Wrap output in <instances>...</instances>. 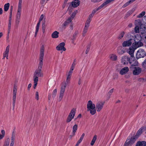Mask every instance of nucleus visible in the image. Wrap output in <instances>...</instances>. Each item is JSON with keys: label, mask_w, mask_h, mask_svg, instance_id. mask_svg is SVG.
I'll return each mask as SVG.
<instances>
[{"label": "nucleus", "mask_w": 146, "mask_h": 146, "mask_svg": "<svg viewBox=\"0 0 146 146\" xmlns=\"http://www.w3.org/2000/svg\"><path fill=\"white\" fill-rule=\"evenodd\" d=\"M44 45H42L40 48V54L39 62L38 67L34 74L33 81L34 82V88L35 89L37 84L38 81V77H43V73L42 70L43 64L44 56Z\"/></svg>", "instance_id": "1"}, {"label": "nucleus", "mask_w": 146, "mask_h": 146, "mask_svg": "<svg viewBox=\"0 0 146 146\" xmlns=\"http://www.w3.org/2000/svg\"><path fill=\"white\" fill-rule=\"evenodd\" d=\"M87 108L88 111H90V113L92 115H94L96 113V106L94 104L92 103V102L89 100L87 104Z\"/></svg>", "instance_id": "2"}, {"label": "nucleus", "mask_w": 146, "mask_h": 146, "mask_svg": "<svg viewBox=\"0 0 146 146\" xmlns=\"http://www.w3.org/2000/svg\"><path fill=\"white\" fill-rule=\"evenodd\" d=\"M21 9H17V12L16 16L15 26L16 27H18L19 24L21 13Z\"/></svg>", "instance_id": "3"}, {"label": "nucleus", "mask_w": 146, "mask_h": 146, "mask_svg": "<svg viewBox=\"0 0 146 146\" xmlns=\"http://www.w3.org/2000/svg\"><path fill=\"white\" fill-rule=\"evenodd\" d=\"M67 85V84L64 83L62 85L60 92L59 98L58 99L59 102L63 98L64 95L66 85Z\"/></svg>", "instance_id": "4"}, {"label": "nucleus", "mask_w": 146, "mask_h": 146, "mask_svg": "<svg viewBox=\"0 0 146 146\" xmlns=\"http://www.w3.org/2000/svg\"><path fill=\"white\" fill-rule=\"evenodd\" d=\"M146 55V53L143 49H139L137 52L136 54V57L137 59L140 58H143Z\"/></svg>", "instance_id": "5"}, {"label": "nucleus", "mask_w": 146, "mask_h": 146, "mask_svg": "<svg viewBox=\"0 0 146 146\" xmlns=\"http://www.w3.org/2000/svg\"><path fill=\"white\" fill-rule=\"evenodd\" d=\"M76 113V109L73 108L71 110L66 120V122L69 123L74 118Z\"/></svg>", "instance_id": "6"}, {"label": "nucleus", "mask_w": 146, "mask_h": 146, "mask_svg": "<svg viewBox=\"0 0 146 146\" xmlns=\"http://www.w3.org/2000/svg\"><path fill=\"white\" fill-rule=\"evenodd\" d=\"M17 89L15 86H14L13 89V109L14 110V109L15 100L16 99L17 92Z\"/></svg>", "instance_id": "7"}, {"label": "nucleus", "mask_w": 146, "mask_h": 146, "mask_svg": "<svg viewBox=\"0 0 146 146\" xmlns=\"http://www.w3.org/2000/svg\"><path fill=\"white\" fill-rule=\"evenodd\" d=\"M136 38H134L135 42L132 44V46L135 49H136L137 48L143 45V43L141 42L138 41Z\"/></svg>", "instance_id": "8"}, {"label": "nucleus", "mask_w": 146, "mask_h": 146, "mask_svg": "<svg viewBox=\"0 0 146 146\" xmlns=\"http://www.w3.org/2000/svg\"><path fill=\"white\" fill-rule=\"evenodd\" d=\"M105 102L99 101L96 104V109L97 111H100L103 108Z\"/></svg>", "instance_id": "9"}, {"label": "nucleus", "mask_w": 146, "mask_h": 146, "mask_svg": "<svg viewBox=\"0 0 146 146\" xmlns=\"http://www.w3.org/2000/svg\"><path fill=\"white\" fill-rule=\"evenodd\" d=\"M134 70L133 71V74L134 75H137L139 74L141 72V69L138 67L135 66Z\"/></svg>", "instance_id": "10"}, {"label": "nucleus", "mask_w": 146, "mask_h": 146, "mask_svg": "<svg viewBox=\"0 0 146 146\" xmlns=\"http://www.w3.org/2000/svg\"><path fill=\"white\" fill-rule=\"evenodd\" d=\"M65 45L64 42H61L56 46V49L58 50H62L63 51H65L66 50V49L64 47Z\"/></svg>", "instance_id": "11"}, {"label": "nucleus", "mask_w": 146, "mask_h": 146, "mask_svg": "<svg viewBox=\"0 0 146 146\" xmlns=\"http://www.w3.org/2000/svg\"><path fill=\"white\" fill-rule=\"evenodd\" d=\"M136 49H135L132 46L130 47L129 48V50L128 51L129 54L130 55L132 59H135L134 56V52Z\"/></svg>", "instance_id": "12"}, {"label": "nucleus", "mask_w": 146, "mask_h": 146, "mask_svg": "<svg viewBox=\"0 0 146 146\" xmlns=\"http://www.w3.org/2000/svg\"><path fill=\"white\" fill-rule=\"evenodd\" d=\"M130 58L127 56H123L121 59V62L123 64H127L128 62H129Z\"/></svg>", "instance_id": "13"}, {"label": "nucleus", "mask_w": 146, "mask_h": 146, "mask_svg": "<svg viewBox=\"0 0 146 146\" xmlns=\"http://www.w3.org/2000/svg\"><path fill=\"white\" fill-rule=\"evenodd\" d=\"M73 72L69 71L67 74L65 84H68L70 83V80Z\"/></svg>", "instance_id": "14"}, {"label": "nucleus", "mask_w": 146, "mask_h": 146, "mask_svg": "<svg viewBox=\"0 0 146 146\" xmlns=\"http://www.w3.org/2000/svg\"><path fill=\"white\" fill-rule=\"evenodd\" d=\"M129 71V68L127 67H125L121 69L119 74L121 75H123L127 73Z\"/></svg>", "instance_id": "15"}, {"label": "nucleus", "mask_w": 146, "mask_h": 146, "mask_svg": "<svg viewBox=\"0 0 146 146\" xmlns=\"http://www.w3.org/2000/svg\"><path fill=\"white\" fill-rule=\"evenodd\" d=\"M131 39L124 41L122 43V46L123 47L129 46H131L132 44Z\"/></svg>", "instance_id": "16"}, {"label": "nucleus", "mask_w": 146, "mask_h": 146, "mask_svg": "<svg viewBox=\"0 0 146 146\" xmlns=\"http://www.w3.org/2000/svg\"><path fill=\"white\" fill-rule=\"evenodd\" d=\"M135 59H132L131 58H130V60H129V63L132 66H137L138 64V62L137 61L135 60H134Z\"/></svg>", "instance_id": "17"}, {"label": "nucleus", "mask_w": 146, "mask_h": 146, "mask_svg": "<svg viewBox=\"0 0 146 146\" xmlns=\"http://www.w3.org/2000/svg\"><path fill=\"white\" fill-rule=\"evenodd\" d=\"M80 4V1L79 0H75L71 3L72 6L75 8L77 7Z\"/></svg>", "instance_id": "18"}, {"label": "nucleus", "mask_w": 146, "mask_h": 146, "mask_svg": "<svg viewBox=\"0 0 146 146\" xmlns=\"http://www.w3.org/2000/svg\"><path fill=\"white\" fill-rule=\"evenodd\" d=\"M145 129V127H142L139 130L135 135L137 136L138 137L139 136L142 134V132L144 131Z\"/></svg>", "instance_id": "19"}, {"label": "nucleus", "mask_w": 146, "mask_h": 146, "mask_svg": "<svg viewBox=\"0 0 146 146\" xmlns=\"http://www.w3.org/2000/svg\"><path fill=\"white\" fill-rule=\"evenodd\" d=\"M146 146V142L145 141H139L136 144V146Z\"/></svg>", "instance_id": "20"}, {"label": "nucleus", "mask_w": 146, "mask_h": 146, "mask_svg": "<svg viewBox=\"0 0 146 146\" xmlns=\"http://www.w3.org/2000/svg\"><path fill=\"white\" fill-rule=\"evenodd\" d=\"M59 33L56 31H54L52 34L51 36L53 38H57L58 37Z\"/></svg>", "instance_id": "21"}, {"label": "nucleus", "mask_w": 146, "mask_h": 146, "mask_svg": "<svg viewBox=\"0 0 146 146\" xmlns=\"http://www.w3.org/2000/svg\"><path fill=\"white\" fill-rule=\"evenodd\" d=\"M78 129V125L77 124L74 125L73 127L72 128V134L73 135L75 134V133L76 131Z\"/></svg>", "instance_id": "22"}, {"label": "nucleus", "mask_w": 146, "mask_h": 146, "mask_svg": "<svg viewBox=\"0 0 146 146\" xmlns=\"http://www.w3.org/2000/svg\"><path fill=\"white\" fill-rule=\"evenodd\" d=\"M138 138V136L135 135L134 136L132 137L130 139L131 142V143L133 144L135 142L136 140Z\"/></svg>", "instance_id": "23"}, {"label": "nucleus", "mask_w": 146, "mask_h": 146, "mask_svg": "<svg viewBox=\"0 0 146 146\" xmlns=\"http://www.w3.org/2000/svg\"><path fill=\"white\" fill-rule=\"evenodd\" d=\"M132 144H133L131 143L129 139H128L126 141L125 143L124 146H131Z\"/></svg>", "instance_id": "24"}, {"label": "nucleus", "mask_w": 146, "mask_h": 146, "mask_svg": "<svg viewBox=\"0 0 146 146\" xmlns=\"http://www.w3.org/2000/svg\"><path fill=\"white\" fill-rule=\"evenodd\" d=\"M9 45L8 46L6 49L5 50V53L6 54V58L7 59H8V54H9Z\"/></svg>", "instance_id": "25"}, {"label": "nucleus", "mask_w": 146, "mask_h": 146, "mask_svg": "<svg viewBox=\"0 0 146 146\" xmlns=\"http://www.w3.org/2000/svg\"><path fill=\"white\" fill-rule=\"evenodd\" d=\"M97 138V136L96 135H94L90 143L91 145L92 146L94 145L96 140Z\"/></svg>", "instance_id": "26"}, {"label": "nucleus", "mask_w": 146, "mask_h": 146, "mask_svg": "<svg viewBox=\"0 0 146 146\" xmlns=\"http://www.w3.org/2000/svg\"><path fill=\"white\" fill-rule=\"evenodd\" d=\"M10 4L9 3L5 4L4 5V9L5 11H7L9 9Z\"/></svg>", "instance_id": "27"}, {"label": "nucleus", "mask_w": 146, "mask_h": 146, "mask_svg": "<svg viewBox=\"0 0 146 146\" xmlns=\"http://www.w3.org/2000/svg\"><path fill=\"white\" fill-rule=\"evenodd\" d=\"M110 58L111 60L115 61L117 60V57L116 55L112 54L110 55Z\"/></svg>", "instance_id": "28"}, {"label": "nucleus", "mask_w": 146, "mask_h": 146, "mask_svg": "<svg viewBox=\"0 0 146 146\" xmlns=\"http://www.w3.org/2000/svg\"><path fill=\"white\" fill-rule=\"evenodd\" d=\"M125 51L122 49V48H119L117 50L118 53L120 54H122L124 53Z\"/></svg>", "instance_id": "29"}, {"label": "nucleus", "mask_w": 146, "mask_h": 146, "mask_svg": "<svg viewBox=\"0 0 146 146\" xmlns=\"http://www.w3.org/2000/svg\"><path fill=\"white\" fill-rule=\"evenodd\" d=\"M89 27H87L86 26H85L84 28V29L83 33L82 34L83 36H84L87 32L88 29Z\"/></svg>", "instance_id": "30"}, {"label": "nucleus", "mask_w": 146, "mask_h": 146, "mask_svg": "<svg viewBox=\"0 0 146 146\" xmlns=\"http://www.w3.org/2000/svg\"><path fill=\"white\" fill-rule=\"evenodd\" d=\"M15 136V130H13L12 132L11 140L14 141Z\"/></svg>", "instance_id": "31"}, {"label": "nucleus", "mask_w": 146, "mask_h": 146, "mask_svg": "<svg viewBox=\"0 0 146 146\" xmlns=\"http://www.w3.org/2000/svg\"><path fill=\"white\" fill-rule=\"evenodd\" d=\"M22 2V0H19L17 9H21Z\"/></svg>", "instance_id": "32"}, {"label": "nucleus", "mask_w": 146, "mask_h": 146, "mask_svg": "<svg viewBox=\"0 0 146 146\" xmlns=\"http://www.w3.org/2000/svg\"><path fill=\"white\" fill-rule=\"evenodd\" d=\"M91 20V19L88 18L86 22L85 26H86L87 27H89L90 23Z\"/></svg>", "instance_id": "33"}, {"label": "nucleus", "mask_w": 146, "mask_h": 146, "mask_svg": "<svg viewBox=\"0 0 146 146\" xmlns=\"http://www.w3.org/2000/svg\"><path fill=\"white\" fill-rule=\"evenodd\" d=\"M78 34V32L77 31H76L74 33V34L73 36L72 39L74 40H75L76 39V37L77 36V35Z\"/></svg>", "instance_id": "34"}, {"label": "nucleus", "mask_w": 146, "mask_h": 146, "mask_svg": "<svg viewBox=\"0 0 146 146\" xmlns=\"http://www.w3.org/2000/svg\"><path fill=\"white\" fill-rule=\"evenodd\" d=\"M145 14V11H143L140 14H139L138 16H137V17L138 18H140L144 16Z\"/></svg>", "instance_id": "35"}, {"label": "nucleus", "mask_w": 146, "mask_h": 146, "mask_svg": "<svg viewBox=\"0 0 146 146\" xmlns=\"http://www.w3.org/2000/svg\"><path fill=\"white\" fill-rule=\"evenodd\" d=\"M57 92V90L56 89H55L53 91L52 93V97L54 98L56 96Z\"/></svg>", "instance_id": "36"}, {"label": "nucleus", "mask_w": 146, "mask_h": 146, "mask_svg": "<svg viewBox=\"0 0 146 146\" xmlns=\"http://www.w3.org/2000/svg\"><path fill=\"white\" fill-rule=\"evenodd\" d=\"M113 88L110 90L108 92V96L109 99L110 98V96L112 94L113 92Z\"/></svg>", "instance_id": "37"}, {"label": "nucleus", "mask_w": 146, "mask_h": 146, "mask_svg": "<svg viewBox=\"0 0 146 146\" xmlns=\"http://www.w3.org/2000/svg\"><path fill=\"white\" fill-rule=\"evenodd\" d=\"M132 14V12L131 11H129L125 15L124 18L125 19H126L128 17L130 16Z\"/></svg>", "instance_id": "38"}, {"label": "nucleus", "mask_w": 146, "mask_h": 146, "mask_svg": "<svg viewBox=\"0 0 146 146\" xmlns=\"http://www.w3.org/2000/svg\"><path fill=\"white\" fill-rule=\"evenodd\" d=\"M124 35V32H121L119 35L118 38L119 39H121L123 36Z\"/></svg>", "instance_id": "39"}, {"label": "nucleus", "mask_w": 146, "mask_h": 146, "mask_svg": "<svg viewBox=\"0 0 146 146\" xmlns=\"http://www.w3.org/2000/svg\"><path fill=\"white\" fill-rule=\"evenodd\" d=\"M11 21H9V23L8 24V30H9L8 33H9V31L11 29Z\"/></svg>", "instance_id": "40"}, {"label": "nucleus", "mask_w": 146, "mask_h": 146, "mask_svg": "<svg viewBox=\"0 0 146 146\" xmlns=\"http://www.w3.org/2000/svg\"><path fill=\"white\" fill-rule=\"evenodd\" d=\"M135 33H139V27L138 26H136L135 28Z\"/></svg>", "instance_id": "41"}, {"label": "nucleus", "mask_w": 146, "mask_h": 146, "mask_svg": "<svg viewBox=\"0 0 146 146\" xmlns=\"http://www.w3.org/2000/svg\"><path fill=\"white\" fill-rule=\"evenodd\" d=\"M137 38L136 39L138 40V41H139H139H141V37L140 36L138 35L136 36L134 38Z\"/></svg>", "instance_id": "42"}, {"label": "nucleus", "mask_w": 146, "mask_h": 146, "mask_svg": "<svg viewBox=\"0 0 146 146\" xmlns=\"http://www.w3.org/2000/svg\"><path fill=\"white\" fill-rule=\"evenodd\" d=\"M12 9H11L10 13V16L9 17V21H11L12 20Z\"/></svg>", "instance_id": "43"}, {"label": "nucleus", "mask_w": 146, "mask_h": 146, "mask_svg": "<svg viewBox=\"0 0 146 146\" xmlns=\"http://www.w3.org/2000/svg\"><path fill=\"white\" fill-rule=\"evenodd\" d=\"M103 0H91L92 2L94 3H99Z\"/></svg>", "instance_id": "44"}, {"label": "nucleus", "mask_w": 146, "mask_h": 146, "mask_svg": "<svg viewBox=\"0 0 146 146\" xmlns=\"http://www.w3.org/2000/svg\"><path fill=\"white\" fill-rule=\"evenodd\" d=\"M41 21H39H39L38 23H37L36 26V29L39 30L40 25V22Z\"/></svg>", "instance_id": "45"}, {"label": "nucleus", "mask_w": 146, "mask_h": 146, "mask_svg": "<svg viewBox=\"0 0 146 146\" xmlns=\"http://www.w3.org/2000/svg\"><path fill=\"white\" fill-rule=\"evenodd\" d=\"M75 66H74V64L73 65H72L69 71L73 72V71L74 69Z\"/></svg>", "instance_id": "46"}, {"label": "nucleus", "mask_w": 146, "mask_h": 146, "mask_svg": "<svg viewBox=\"0 0 146 146\" xmlns=\"http://www.w3.org/2000/svg\"><path fill=\"white\" fill-rule=\"evenodd\" d=\"M142 66L143 68H146V59L143 62Z\"/></svg>", "instance_id": "47"}, {"label": "nucleus", "mask_w": 146, "mask_h": 146, "mask_svg": "<svg viewBox=\"0 0 146 146\" xmlns=\"http://www.w3.org/2000/svg\"><path fill=\"white\" fill-rule=\"evenodd\" d=\"M130 3H131L130 2H129V1L126 3L122 7L123 8H125V7L127 6Z\"/></svg>", "instance_id": "48"}, {"label": "nucleus", "mask_w": 146, "mask_h": 146, "mask_svg": "<svg viewBox=\"0 0 146 146\" xmlns=\"http://www.w3.org/2000/svg\"><path fill=\"white\" fill-rule=\"evenodd\" d=\"M100 9H98V8H97L96 9H94V10H93V11H92V14H93V15H94V14L95 13L96 11H98V10H99Z\"/></svg>", "instance_id": "49"}, {"label": "nucleus", "mask_w": 146, "mask_h": 146, "mask_svg": "<svg viewBox=\"0 0 146 146\" xmlns=\"http://www.w3.org/2000/svg\"><path fill=\"white\" fill-rule=\"evenodd\" d=\"M142 38L144 40L145 42L146 43V35L144 34L142 36Z\"/></svg>", "instance_id": "50"}, {"label": "nucleus", "mask_w": 146, "mask_h": 146, "mask_svg": "<svg viewBox=\"0 0 146 146\" xmlns=\"http://www.w3.org/2000/svg\"><path fill=\"white\" fill-rule=\"evenodd\" d=\"M72 20V18L71 19L69 17L68 19H67L66 21L68 23V24H69L71 22Z\"/></svg>", "instance_id": "51"}, {"label": "nucleus", "mask_w": 146, "mask_h": 146, "mask_svg": "<svg viewBox=\"0 0 146 146\" xmlns=\"http://www.w3.org/2000/svg\"><path fill=\"white\" fill-rule=\"evenodd\" d=\"M35 98L37 100L39 99V95L38 92H36L35 94Z\"/></svg>", "instance_id": "52"}, {"label": "nucleus", "mask_w": 146, "mask_h": 146, "mask_svg": "<svg viewBox=\"0 0 146 146\" xmlns=\"http://www.w3.org/2000/svg\"><path fill=\"white\" fill-rule=\"evenodd\" d=\"M44 17V15L43 14H42L41 15L40 18L39 19V21H41L43 19Z\"/></svg>", "instance_id": "53"}, {"label": "nucleus", "mask_w": 146, "mask_h": 146, "mask_svg": "<svg viewBox=\"0 0 146 146\" xmlns=\"http://www.w3.org/2000/svg\"><path fill=\"white\" fill-rule=\"evenodd\" d=\"M75 15H76V13H73L72 14V15H71L70 17H69L71 19L72 18V20H73V18H74V17L75 16Z\"/></svg>", "instance_id": "54"}, {"label": "nucleus", "mask_w": 146, "mask_h": 146, "mask_svg": "<svg viewBox=\"0 0 146 146\" xmlns=\"http://www.w3.org/2000/svg\"><path fill=\"white\" fill-rule=\"evenodd\" d=\"M9 142L8 141H6L3 146H9Z\"/></svg>", "instance_id": "55"}, {"label": "nucleus", "mask_w": 146, "mask_h": 146, "mask_svg": "<svg viewBox=\"0 0 146 146\" xmlns=\"http://www.w3.org/2000/svg\"><path fill=\"white\" fill-rule=\"evenodd\" d=\"M85 135V134L84 133H83L82 135L80 137V139L82 141V140L83 139Z\"/></svg>", "instance_id": "56"}, {"label": "nucleus", "mask_w": 146, "mask_h": 146, "mask_svg": "<svg viewBox=\"0 0 146 146\" xmlns=\"http://www.w3.org/2000/svg\"><path fill=\"white\" fill-rule=\"evenodd\" d=\"M82 141L79 139V140L78 141L75 146H78L80 143Z\"/></svg>", "instance_id": "57"}, {"label": "nucleus", "mask_w": 146, "mask_h": 146, "mask_svg": "<svg viewBox=\"0 0 146 146\" xmlns=\"http://www.w3.org/2000/svg\"><path fill=\"white\" fill-rule=\"evenodd\" d=\"M45 25L43 24L42 25V32L44 33L45 32Z\"/></svg>", "instance_id": "58"}, {"label": "nucleus", "mask_w": 146, "mask_h": 146, "mask_svg": "<svg viewBox=\"0 0 146 146\" xmlns=\"http://www.w3.org/2000/svg\"><path fill=\"white\" fill-rule=\"evenodd\" d=\"M14 143V141L11 140L10 146H13Z\"/></svg>", "instance_id": "59"}, {"label": "nucleus", "mask_w": 146, "mask_h": 146, "mask_svg": "<svg viewBox=\"0 0 146 146\" xmlns=\"http://www.w3.org/2000/svg\"><path fill=\"white\" fill-rule=\"evenodd\" d=\"M68 23L66 22V21H65L63 24V25L64 26H66L68 24Z\"/></svg>", "instance_id": "60"}, {"label": "nucleus", "mask_w": 146, "mask_h": 146, "mask_svg": "<svg viewBox=\"0 0 146 146\" xmlns=\"http://www.w3.org/2000/svg\"><path fill=\"white\" fill-rule=\"evenodd\" d=\"M68 23L66 22V21H65L63 24V25L64 26H66L68 24Z\"/></svg>", "instance_id": "61"}, {"label": "nucleus", "mask_w": 146, "mask_h": 146, "mask_svg": "<svg viewBox=\"0 0 146 146\" xmlns=\"http://www.w3.org/2000/svg\"><path fill=\"white\" fill-rule=\"evenodd\" d=\"M38 30L36 29V31H35V37H36V35H37V33L38 32Z\"/></svg>", "instance_id": "62"}, {"label": "nucleus", "mask_w": 146, "mask_h": 146, "mask_svg": "<svg viewBox=\"0 0 146 146\" xmlns=\"http://www.w3.org/2000/svg\"><path fill=\"white\" fill-rule=\"evenodd\" d=\"M144 23H146V15L145 16L143 19Z\"/></svg>", "instance_id": "63"}, {"label": "nucleus", "mask_w": 146, "mask_h": 146, "mask_svg": "<svg viewBox=\"0 0 146 146\" xmlns=\"http://www.w3.org/2000/svg\"><path fill=\"white\" fill-rule=\"evenodd\" d=\"M93 16L94 15L92 14V13H91L89 15V17L88 18L91 19L93 17Z\"/></svg>", "instance_id": "64"}]
</instances>
